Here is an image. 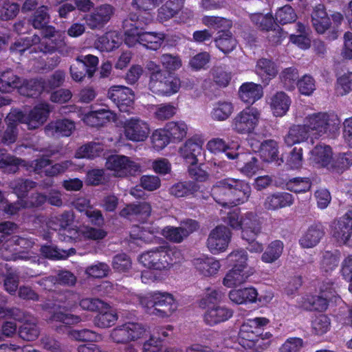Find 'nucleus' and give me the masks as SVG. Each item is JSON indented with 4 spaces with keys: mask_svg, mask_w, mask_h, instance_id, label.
I'll return each instance as SVG.
<instances>
[{
    "mask_svg": "<svg viewBox=\"0 0 352 352\" xmlns=\"http://www.w3.org/2000/svg\"><path fill=\"white\" fill-rule=\"evenodd\" d=\"M229 298L236 305L253 303L256 301L258 292L253 287L232 289L229 292Z\"/></svg>",
    "mask_w": 352,
    "mask_h": 352,
    "instance_id": "nucleus-33",
    "label": "nucleus"
},
{
    "mask_svg": "<svg viewBox=\"0 0 352 352\" xmlns=\"http://www.w3.org/2000/svg\"><path fill=\"white\" fill-rule=\"evenodd\" d=\"M145 333L144 327L137 322H125L113 328L110 338L117 344H127L142 338Z\"/></svg>",
    "mask_w": 352,
    "mask_h": 352,
    "instance_id": "nucleus-12",
    "label": "nucleus"
},
{
    "mask_svg": "<svg viewBox=\"0 0 352 352\" xmlns=\"http://www.w3.org/2000/svg\"><path fill=\"white\" fill-rule=\"evenodd\" d=\"M272 113L275 116H283L288 111L291 100L283 91H277L271 96L269 101Z\"/></svg>",
    "mask_w": 352,
    "mask_h": 352,
    "instance_id": "nucleus-29",
    "label": "nucleus"
},
{
    "mask_svg": "<svg viewBox=\"0 0 352 352\" xmlns=\"http://www.w3.org/2000/svg\"><path fill=\"white\" fill-rule=\"evenodd\" d=\"M103 146L98 142H90L80 146L75 153V157L81 159H94L99 157L103 152Z\"/></svg>",
    "mask_w": 352,
    "mask_h": 352,
    "instance_id": "nucleus-44",
    "label": "nucleus"
},
{
    "mask_svg": "<svg viewBox=\"0 0 352 352\" xmlns=\"http://www.w3.org/2000/svg\"><path fill=\"white\" fill-rule=\"evenodd\" d=\"M20 78L11 71H6L0 74V91L10 92L21 86Z\"/></svg>",
    "mask_w": 352,
    "mask_h": 352,
    "instance_id": "nucleus-46",
    "label": "nucleus"
},
{
    "mask_svg": "<svg viewBox=\"0 0 352 352\" xmlns=\"http://www.w3.org/2000/svg\"><path fill=\"white\" fill-rule=\"evenodd\" d=\"M36 186V183L30 179H16L10 183V187L19 199H23L28 192Z\"/></svg>",
    "mask_w": 352,
    "mask_h": 352,
    "instance_id": "nucleus-45",
    "label": "nucleus"
},
{
    "mask_svg": "<svg viewBox=\"0 0 352 352\" xmlns=\"http://www.w3.org/2000/svg\"><path fill=\"white\" fill-rule=\"evenodd\" d=\"M78 305L82 310L95 312L105 307L107 303L96 298H85L79 300Z\"/></svg>",
    "mask_w": 352,
    "mask_h": 352,
    "instance_id": "nucleus-63",
    "label": "nucleus"
},
{
    "mask_svg": "<svg viewBox=\"0 0 352 352\" xmlns=\"http://www.w3.org/2000/svg\"><path fill=\"white\" fill-rule=\"evenodd\" d=\"M312 161L321 167L330 170L333 160V152L329 146L317 145L311 151Z\"/></svg>",
    "mask_w": 352,
    "mask_h": 352,
    "instance_id": "nucleus-34",
    "label": "nucleus"
},
{
    "mask_svg": "<svg viewBox=\"0 0 352 352\" xmlns=\"http://www.w3.org/2000/svg\"><path fill=\"white\" fill-rule=\"evenodd\" d=\"M283 243H270L261 256V260L266 263H272L281 255Z\"/></svg>",
    "mask_w": 352,
    "mask_h": 352,
    "instance_id": "nucleus-54",
    "label": "nucleus"
},
{
    "mask_svg": "<svg viewBox=\"0 0 352 352\" xmlns=\"http://www.w3.org/2000/svg\"><path fill=\"white\" fill-rule=\"evenodd\" d=\"M215 43L217 47L223 53L232 52L236 46V41L230 32H219Z\"/></svg>",
    "mask_w": 352,
    "mask_h": 352,
    "instance_id": "nucleus-48",
    "label": "nucleus"
},
{
    "mask_svg": "<svg viewBox=\"0 0 352 352\" xmlns=\"http://www.w3.org/2000/svg\"><path fill=\"white\" fill-rule=\"evenodd\" d=\"M192 264L200 274L206 277L217 274L221 267L219 261L208 256L195 258Z\"/></svg>",
    "mask_w": 352,
    "mask_h": 352,
    "instance_id": "nucleus-25",
    "label": "nucleus"
},
{
    "mask_svg": "<svg viewBox=\"0 0 352 352\" xmlns=\"http://www.w3.org/2000/svg\"><path fill=\"white\" fill-rule=\"evenodd\" d=\"M148 87L156 95L170 96L179 91L181 80L166 71L159 72L150 76Z\"/></svg>",
    "mask_w": 352,
    "mask_h": 352,
    "instance_id": "nucleus-6",
    "label": "nucleus"
},
{
    "mask_svg": "<svg viewBox=\"0 0 352 352\" xmlns=\"http://www.w3.org/2000/svg\"><path fill=\"white\" fill-rule=\"evenodd\" d=\"M50 113L49 105L40 104L32 109L28 114L17 109L12 110L8 114L9 123L13 121H19L20 123L25 124L30 130L36 129L40 127L47 120Z\"/></svg>",
    "mask_w": 352,
    "mask_h": 352,
    "instance_id": "nucleus-7",
    "label": "nucleus"
},
{
    "mask_svg": "<svg viewBox=\"0 0 352 352\" xmlns=\"http://www.w3.org/2000/svg\"><path fill=\"white\" fill-rule=\"evenodd\" d=\"M142 303L145 305L150 314L161 318L170 316L177 309L173 296L168 292H151L142 300Z\"/></svg>",
    "mask_w": 352,
    "mask_h": 352,
    "instance_id": "nucleus-4",
    "label": "nucleus"
},
{
    "mask_svg": "<svg viewBox=\"0 0 352 352\" xmlns=\"http://www.w3.org/2000/svg\"><path fill=\"white\" fill-rule=\"evenodd\" d=\"M251 193L250 186L239 179L228 177L217 182L211 189L214 201L223 207H233L246 202Z\"/></svg>",
    "mask_w": 352,
    "mask_h": 352,
    "instance_id": "nucleus-1",
    "label": "nucleus"
},
{
    "mask_svg": "<svg viewBox=\"0 0 352 352\" xmlns=\"http://www.w3.org/2000/svg\"><path fill=\"white\" fill-rule=\"evenodd\" d=\"M164 252H166V261L167 263V269L171 266L180 263L184 260L182 252L176 247H170V245L164 246Z\"/></svg>",
    "mask_w": 352,
    "mask_h": 352,
    "instance_id": "nucleus-61",
    "label": "nucleus"
},
{
    "mask_svg": "<svg viewBox=\"0 0 352 352\" xmlns=\"http://www.w3.org/2000/svg\"><path fill=\"white\" fill-rule=\"evenodd\" d=\"M242 239L253 242L260 232V222L256 214L247 212L241 217Z\"/></svg>",
    "mask_w": 352,
    "mask_h": 352,
    "instance_id": "nucleus-21",
    "label": "nucleus"
},
{
    "mask_svg": "<svg viewBox=\"0 0 352 352\" xmlns=\"http://www.w3.org/2000/svg\"><path fill=\"white\" fill-rule=\"evenodd\" d=\"M314 332L318 336H322L328 332L331 327V320L324 314L317 316L311 323Z\"/></svg>",
    "mask_w": 352,
    "mask_h": 352,
    "instance_id": "nucleus-59",
    "label": "nucleus"
},
{
    "mask_svg": "<svg viewBox=\"0 0 352 352\" xmlns=\"http://www.w3.org/2000/svg\"><path fill=\"white\" fill-rule=\"evenodd\" d=\"M226 156L231 160H236V166L239 170L248 177L256 174L259 169L258 159L252 153L227 152Z\"/></svg>",
    "mask_w": 352,
    "mask_h": 352,
    "instance_id": "nucleus-15",
    "label": "nucleus"
},
{
    "mask_svg": "<svg viewBox=\"0 0 352 352\" xmlns=\"http://www.w3.org/2000/svg\"><path fill=\"white\" fill-rule=\"evenodd\" d=\"M352 166V152L346 151L336 153L333 157L330 170L336 173H343Z\"/></svg>",
    "mask_w": 352,
    "mask_h": 352,
    "instance_id": "nucleus-42",
    "label": "nucleus"
},
{
    "mask_svg": "<svg viewBox=\"0 0 352 352\" xmlns=\"http://www.w3.org/2000/svg\"><path fill=\"white\" fill-rule=\"evenodd\" d=\"M332 234L337 241L346 242L352 234V210L332 223Z\"/></svg>",
    "mask_w": 352,
    "mask_h": 352,
    "instance_id": "nucleus-20",
    "label": "nucleus"
},
{
    "mask_svg": "<svg viewBox=\"0 0 352 352\" xmlns=\"http://www.w3.org/2000/svg\"><path fill=\"white\" fill-rule=\"evenodd\" d=\"M303 123L310 135L318 138L335 129L338 119L336 116L327 112H317L308 114Z\"/></svg>",
    "mask_w": 352,
    "mask_h": 352,
    "instance_id": "nucleus-5",
    "label": "nucleus"
},
{
    "mask_svg": "<svg viewBox=\"0 0 352 352\" xmlns=\"http://www.w3.org/2000/svg\"><path fill=\"white\" fill-rule=\"evenodd\" d=\"M340 258V252L338 250L325 251L320 263L321 270L326 273L332 272L338 266Z\"/></svg>",
    "mask_w": 352,
    "mask_h": 352,
    "instance_id": "nucleus-47",
    "label": "nucleus"
},
{
    "mask_svg": "<svg viewBox=\"0 0 352 352\" xmlns=\"http://www.w3.org/2000/svg\"><path fill=\"white\" fill-rule=\"evenodd\" d=\"M105 166L113 173V176L118 177L133 176L141 171L138 163L122 155L109 156L106 161Z\"/></svg>",
    "mask_w": 352,
    "mask_h": 352,
    "instance_id": "nucleus-9",
    "label": "nucleus"
},
{
    "mask_svg": "<svg viewBox=\"0 0 352 352\" xmlns=\"http://www.w3.org/2000/svg\"><path fill=\"white\" fill-rule=\"evenodd\" d=\"M213 82L220 87H226L230 83L231 75L221 67H214L210 70Z\"/></svg>",
    "mask_w": 352,
    "mask_h": 352,
    "instance_id": "nucleus-56",
    "label": "nucleus"
},
{
    "mask_svg": "<svg viewBox=\"0 0 352 352\" xmlns=\"http://www.w3.org/2000/svg\"><path fill=\"white\" fill-rule=\"evenodd\" d=\"M40 331L37 324L34 322L23 323L19 330V336L25 340L32 341L36 340L39 336Z\"/></svg>",
    "mask_w": 352,
    "mask_h": 352,
    "instance_id": "nucleus-58",
    "label": "nucleus"
},
{
    "mask_svg": "<svg viewBox=\"0 0 352 352\" xmlns=\"http://www.w3.org/2000/svg\"><path fill=\"white\" fill-rule=\"evenodd\" d=\"M260 112L254 107H247L238 113L232 120L233 130L240 134L254 131L258 124Z\"/></svg>",
    "mask_w": 352,
    "mask_h": 352,
    "instance_id": "nucleus-11",
    "label": "nucleus"
},
{
    "mask_svg": "<svg viewBox=\"0 0 352 352\" xmlns=\"http://www.w3.org/2000/svg\"><path fill=\"white\" fill-rule=\"evenodd\" d=\"M165 130L168 137L174 141L180 142L187 135L188 127L185 122L171 121L165 125Z\"/></svg>",
    "mask_w": 352,
    "mask_h": 352,
    "instance_id": "nucleus-41",
    "label": "nucleus"
},
{
    "mask_svg": "<svg viewBox=\"0 0 352 352\" xmlns=\"http://www.w3.org/2000/svg\"><path fill=\"white\" fill-rule=\"evenodd\" d=\"M160 63L168 72L176 71L182 65V62L179 56L170 54L162 55L160 57Z\"/></svg>",
    "mask_w": 352,
    "mask_h": 352,
    "instance_id": "nucleus-64",
    "label": "nucleus"
},
{
    "mask_svg": "<svg viewBox=\"0 0 352 352\" xmlns=\"http://www.w3.org/2000/svg\"><path fill=\"white\" fill-rule=\"evenodd\" d=\"M140 262L146 267L155 270L167 269L166 252L163 247L142 253L139 258Z\"/></svg>",
    "mask_w": 352,
    "mask_h": 352,
    "instance_id": "nucleus-19",
    "label": "nucleus"
},
{
    "mask_svg": "<svg viewBox=\"0 0 352 352\" xmlns=\"http://www.w3.org/2000/svg\"><path fill=\"white\" fill-rule=\"evenodd\" d=\"M98 312L94 319V324L100 328L104 329L113 326L118 318L117 313L111 308L109 304L98 310Z\"/></svg>",
    "mask_w": 352,
    "mask_h": 352,
    "instance_id": "nucleus-37",
    "label": "nucleus"
},
{
    "mask_svg": "<svg viewBox=\"0 0 352 352\" xmlns=\"http://www.w3.org/2000/svg\"><path fill=\"white\" fill-rule=\"evenodd\" d=\"M250 18L252 23L261 30L269 31L274 26V19L271 14L255 13Z\"/></svg>",
    "mask_w": 352,
    "mask_h": 352,
    "instance_id": "nucleus-57",
    "label": "nucleus"
},
{
    "mask_svg": "<svg viewBox=\"0 0 352 352\" xmlns=\"http://www.w3.org/2000/svg\"><path fill=\"white\" fill-rule=\"evenodd\" d=\"M78 300L76 294L66 290L63 294L59 295L58 297V308L65 311H73L78 305L77 300Z\"/></svg>",
    "mask_w": 352,
    "mask_h": 352,
    "instance_id": "nucleus-50",
    "label": "nucleus"
},
{
    "mask_svg": "<svg viewBox=\"0 0 352 352\" xmlns=\"http://www.w3.org/2000/svg\"><path fill=\"white\" fill-rule=\"evenodd\" d=\"M49 320L62 322L66 325H72L79 323L81 321V318L79 316L66 314L61 311L60 309H56L50 315Z\"/></svg>",
    "mask_w": 352,
    "mask_h": 352,
    "instance_id": "nucleus-53",
    "label": "nucleus"
},
{
    "mask_svg": "<svg viewBox=\"0 0 352 352\" xmlns=\"http://www.w3.org/2000/svg\"><path fill=\"white\" fill-rule=\"evenodd\" d=\"M122 129L126 140L133 142L145 141L151 133L148 123L139 117L126 119L122 122Z\"/></svg>",
    "mask_w": 352,
    "mask_h": 352,
    "instance_id": "nucleus-10",
    "label": "nucleus"
},
{
    "mask_svg": "<svg viewBox=\"0 0 352 352\" xmlns=\"http://www.w3.org/2000/svg\"><path fill=\"white\" fill-rule=\"evenodd\" d=\"M32 43L38 44V50L44 54L53 53L56 51L58 52L63 56L69 55L73 49L67 45L65 43H54L52 41H41V38L37 35L32 36Z\"/></svg>",
    "mask_w": 352,
    "mask_h": 352,
    "instance_id": "nucleus-26",
    "label": "nucleus"
},
{
    "mask_svg": "<svg viewBox=\"0 0 352 352\" xmlns=\"http://www.w3.org/2000/svg\"><path fill=\"white\" fill-rule=\"evenodd\" d=\"M185 0H168L158 10L157 19L165 22L177 16L184 8Z\"/></svg>",
    "mask_w": 352,
    "mask_h": 352,
    "instance_id": "nucleus-35",
    "label": "nucleus"
},
{
    "mask_svg": "<svg viewBox=\"0 0 352 352\" xmlns=\"http://www.w3.org/2000/svg\"><path fill=\"white\" fill-rule=\"evenodd\" d=\"M74 129V122L67 119L52 122L45 127V131L47 135L57 137H68L72 133Z\"/></svg>",
    "mask_w": 352,
    "mask_h": 352,
    "instance_id": "nucleus-27",
    "label": "nucleus"
},
{
    "mask_svg": "<svg viewBox=\"0 0 352 352\" xmlns=\"http://www.w3.org/2000/svg\"><path fill=\"white\" fill-rule=\"evenodd\" d=\"M297 15L294 9L289 5L280 8L275 14L274 21L280 24H286L296 21Z\"/></svg>",
    "mask_w": 352,
    "mask_h": 352,
    "instance_id": "nucleus-55",
    "label": "nucleus"
},
{
    "mask_svg": "<svg viewBox=\"0 0 352 352\" xmlns=\"http://www.w3.org/2000/svg\"><path fill=\"white\" fill-rule=\"evenodd\" d=\"M313 27L319 34H323L331 25V20L323 5L316 6L311 14Z\"/></svg>",
    "mask_w": 352,
    "mask_h": 352,
    "instance_id": "nucleus-31",
    "label": "nucleus"
},
{
    "mask_svg": "<svg viewBox=\"0 0 352 352\" xmlns=\"http://www.w3.org/2000/svg\"><path fill=\"white\" fill-rule=\"evenodd\" d=\"M41 252L45 258L59 260L65 259L69 256L74 255L76 253V250L72 248L68 250H59L56 246L45 244L41 247Z\"/></svg>",
    "mask_w": 352,
    "mask_h": 352,
    "instance_id": "nucleus-43",
    "label": "nucleus"
},
{
    "mask_svg": "<svg viewBox=\"0 0 352 352\" xmlns=\"http://www.w3.org/2000/svg\"><path fill=\"white\" fill-rule=\"evenodd\" d=\"M228 261L232 266L223 279V284L227 287H234L245 283L251 273L248 267V254L244 250L232 251L228 256Z\"/></svg>",
    "mask_w": 352,
    "mask_h": 352,
    "instance_id": "nucleus-2",
    "label": "nucleus"
},
{
    "mask_svg": "<svg viewBox=\"0 0 352 352\" xmlns=\"http://www.w3.org/2000/svg\"><path fill=\"white\" fill-rule=\"evenodd\" d=\"M122 43V38L116 31L106 32L94 42L95 47L100 52H111Z\"/></svg>",
    "mask_w": 352,
    "mask_h": 352,
    "instance_id": "nucleus-28",
    "label": "nucleus"
},
{
    "mask_svg": "<svg viewBox=\"0 0 352 352\" xmlns=\"http://www.w3.org/2000/svg\"><path fill=\"white\" fill-rule=\"evenodd\" d=\"M108 98L111 99L120 111L129 113L133 108L134 94L125 86H112L108 91Z\"/></svg>",
    "mask_w": 352,
    "mask_h": 352,
    "instance_id": "nucleus-14",
    "label": "nucleus"
},
{
    "mask_svg": "<svg viewBox=\"0 0 352 352\" xmlns=\"http://www.w3.org/2000/svg\"><path fill=\"white\" fill-rule=\"evenodd\" d=\"M132 267L131 257L125 254L120 253L115 255L112 261L113 269L119 273L128 272Z\"/></svg>",
    "mask_w": 352,
    "mask_h": 352,
    "instance_id": "nucleus-51",
    "label": "nucleus"
},
{
    "mask_svg": "<svg viewBox=\"0 0 352 352\" xmlns=\"http://www.w3.org/2000/svg\"><path fill=\"white\" fill-rule=\"evenodd\" d=\"M203 140L198 136H193L188 139L178 150L179 155L184 161L192 166L198 163V156L202 151Z\"/></svg>",
    "mask_w": 352,
    "mask_h": 352,
    "instance_id": "nucleus-16",
    "label": "nucleus"
},
{
    "mask_svg": "<svg viewBox=\"0 0 352 352\" xmlns=\"http://www.w3.org/2000/svg\"><path fill=\"white\" fill-rule=\"evenodd\" d=\"M73 214L69 212H66L59 217H52L48 222V226L54 231L65 230L73 222Z\"/></svg>",
    "mask_w": 352,
    "mask_h": 352,
    "instance_id": "nucleus-52",
    "label": "nucleus"
},
{
    "mask_svg": "<svg viewBox=\"0 0 352 352\" xmlns=\"http://www.w3.org/2000/svg\"><path fill=\"white\" fill-rule=\"evenodd\" d=\"M336 293L335 283H324L319 295H309L303 298L302 306L307 311L322 312L327 309L329 300Z\"/></svg>",
    "mask_w": 352,
    "mask_h": 352,
    "instance_id": "nucleus-8",
    "label": "nucleus"
},
{
    "mask_svg": "<svg viewBox=\"0 0 352 352\" xmlns=\"http://www.w3.org/2000/svg\"><path fill=\"white\" fill-rule=\"evenodd\" d=\"M151 21V18L140 16L135 13H130L124 20V42L129 47H133L137 44L136 38L140 33V30Z\"/></svg>",
    "mask_w": 352,
    "mask_h": 352,
    "instance_id": "nucleus-13",
    "label": "nucleus"
},
{
    "mask_svg": "<svg viewBox=\"0 0 352 352\" xmlns=\"http://www.w3.org/2000/svg\"><path fill=\"white\" fill-rule=\"evenodd\" d=\"M114 13L113 8L104 4L96 8L85 17L88 27L92 30L102 28L111 19Z\"/></svg>",
    "mask_w": 352,
    "mask_h": 352,
    "instance_id": "nucleus-17",
    "label": "nucleus"
},
{
    "mask_svg": "<svg viewBox=\"0 0 352 352\" xmlns=\"http://www.w3.org/2000/svg\"><path fill=\"white\" fill-rule=\"evenodd\" d=\"M310 135L304 124L293 125L285 136V142L287 146H292L306 141Z\"/></svg>",
    "mask_w": 352,
    "mask_h": 352,
    "instance_id": "nucleus-36",
    "label": "nucleus"
},
{
    "mask_svg": "<svg viewBox=\"0 0 352 352\" xmlns=\"http://www.w3.org/2000/svg\"><path fill=\"white\" fill-rule=\"evenodd\" d=\"M233 310L226 306L214 305L207 308L204 314V320L206 324L214 326L224 322L233 316Z\"/></svg>",
    "mask_w": 352,
    "mask_h": 352,
    "instance_id": "nucleus-22",
    "label": "nucleus"
},
{
    "mask_svg": "<svg viewBox=\"0 0 352 352\" xmlns=\"http://www.w3.org/2000/svg\"><path fill=\"white\" fill-rule=\"evenodd\" d=\"M234 110V104L228 100H219L214 102L210 112L212 119L224 121L228 119Z\"/></svg>",
    "mask_w": 352,
    "mask_h": 352,
    "instance_id": "nucleus-38",
    "label": "nucleus"
},
{
    "mask_svg": "<svg viewBox=\"0 0 352 352\" xmlns=\"http://www.w3.org/2000/svg\"><path fill=\"white\" fill-rule=\"evenodd\" d=\"M137 43L142 45L147 49L156 50L159 49L164 42L163 34L154 32H140L137 36Z\"/></svg>",
    "mask_w": 352,
    "mask_h": 352,
    "instance_id": "nucleus-39",
    "label": "nucleus"
},
{
    "mask_svg": "<svg viewBox=\"0 0 352 352\" xmlns=\"http://www.w3.org/2000/svg\"><path fill=\"white\" fill-rule=\"evenodd\" d=\"M177 109L169 104H161L155 107L154 117L159 120H166L171 118L176 114Z\"/></svg>",
    "mask_w": 352,
    "mask_h": 352,
    "instance_id": "nucleus-60",
    "label": "nucleus"
},
{
    "mask_svg": "<svg viewBox=\"0 0 352 352\" xmlns=\"http://www.w3.org/2000/svg\"><path fill=\"white\" fill-rule=\"evenodd\" d=\"M114 118V114L106 109H100L86 114L83 121L91 126H100Z\"/></svg>",
    "mask_w": 352,
    "mask_h": 352,
    "instance_id": "nucleus-40",
    "label": "nucleus"
},
{
    "mask_svg": "<svg viewBox=\"0 0 352 352\" xmlns=\"http://www.w3.org/2000/svg\"><path fill=\"white\" fill-rule=\"evenodd\" d=\"M238 95L241 101L252 104L263 97V90L261 85L247 82L240 86Z\"/></svg>",
    "mask_w": 352,
    "mask_h": 352,
    "instance_id": "nucleus-24",
    "label": "nucleus"
},
{
    "mask_svg": "<svg viewBox=\"0 0 352 352\" xmlns=\"http://www.w3.org/2000/svg\"><path fill=\"white\" fill-rule=\"evenodd\" d=\"M270 323V320L265 317H256L246 320L241 326L237 340L245 349H258L261 341L262 330Z\"/></svg>",
    "mask_w": 352,
    "mask_h": 352,
    "instance_id": "nucleus-3",
    "label": "nucleus"
},
{
    "mask_svg": "<svg viewBox=\"0 0 352 352\" xmlns=\"http://www.w3.org/2000/svg\"><path fill=\"white\" fill-rule=\"evenodd\" d=\"M293 196L285 192H277L268 195L263 201V206L267 210L275 211L289 207L294 204Z\"/></svg>",
    "mask_w": 352,
    "mask_h": 352,
    "instance_id": "nucleus-23",
    "label": "nucleus"
},
{
    "mask_svg": "<svg viewBox=\"0 0 352 352\" xmlns=\"http://www.w3.org/2000/svg\"><path fill=\"white\" fill-rule=\"evenodd\" d=\"M198 228V223L195 220L187 219L182 222L179 228L166 227L162 230V234L169 241L181 242Z\"/></svg>",
    "mask_w": 352,
    "mask_h": 352,
    "instance_id": "nucleus-18",
    "label": "nucleus"
},
{
    "mask_svg": "<svg viewBox=\"0 0 352 352\" xmlns=\"http://www.w3.org/2000/svg\"><path fill=\"white\" fill-rule=\"evenodd\" d=\"M255 72L263 82L268 84L277 75L278 69L272 60L262 58L256 62Z\"/></svg>",
    "mask_w": 352,
    "mask_h": 352,
    "instance_id": "nucleus-32",
    "label": "nucleus"
},
{
    "mask_svg": "<svg viewBox=\"0 0 352 352\" xmlns=\"http://www.w3.org/2000/svg\"><path fill=\"white\" fill-rule=\"evenodd\" d=\"M336 90L341 96L352 91V72L344 73L338 78Z\"/></svg>",
    "mask_w": 352,
    "mask_h": 352,
    "instance_id": "nucleus-62",
    "label": "nucleus"
},
{
    "mask_svg": "<svg viewBox=\"0 0 352 352\" xmlns=\"http://www.w3.org/2000/svg\"><path fill=\"white\" fill-rule=\"evenodd\" d=\"M261 157L266 162H275L277 166L283 163L282 158L278 157V145L273 140H267L261 143L259 150Z\"/></svg>",
    "mask_w": 352,
    "mask_h": 352,
    "instance_id": "nucleus-30",
    "label": "nucleus"
},
{
    "mask_svg": "<svg viewBox=\"0 0 352 352\" xmlns=\"http://www.w3.org/2000/svg\"><path fill=\"white\" fill-rule=\"evenodd\" d=\"M49 8L46 6H40L32 17V25L35 29L44 28L50 22Z\"/></svg>",
    "mask_w": 352,
    "mask_h": 352,
    "instance_id": "nucleus-49",
    "label": "nucleus"
}]
</instances>
